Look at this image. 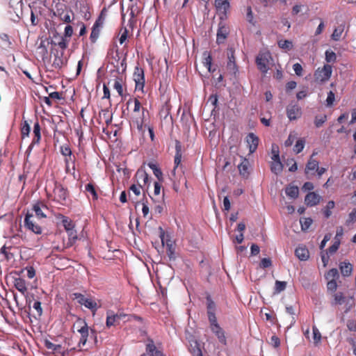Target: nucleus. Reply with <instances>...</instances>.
<instances>
[{"instance_id":"nucleus-1","label":"nucleus","mask_w":356,"mask_h":356,"mask_svg":"<svg viewBox=\"0 0 356 356\" xmlns=\"http://www.w3.org/2000/svg\"><path fill=\"white\" fill-rule=\"evenodd\" d=\"M207 300V313L208 320L210 324V329L211 332L216 336L219 342L224 345H227V338L225 336V331L220 327L218 323L217 318L216 316V305L212 300L211 296L207 294L206 297Z\"/></svg>"},{"instance_id":"nucleus-2","label":"nucleus","mask_w":356,"mask_h":356,"mask_svg":"<svg viewBox=\"0 0 356 356\" xmlns=\"http://www.w3.org/2000/svg\"><path fill=\"white\" fill-rule=\"evenodd\" d=\"M108 85L111 86L120 97L124 96V88L126 87L124 76L119 72V69L111 72L110 77L108 79Z\"/></svg>"},{"instance_id":"nucleus-3","label":"nucleus","mask_w":356,"mask_h":356,"mask_svg":"<svg viewBox=\"0 0 356 356\" xmlns=\"http://www.w3.org/2000/svg\"><path fill=\"white\" fill-rule=\"evenodd\" d=\"M270 61H273V58L269 51H261L257 55L255 62L258 70L264 75H266L268 72Z\"/></svg>"},{"instance_id":"nucleus-4","label":"nucleus","mask_w":356,"mask_h":356,"mask_svg":"<svg viewBox=\"0 0 356 356\" xmlns=\"http://www.w3.org/2000/svg\"><path fill=\"white\" fill-rule=\"evenodd\" d=\"M332 73V67L325 64L323 67H318L314 72V76L317 82L324 83L330 79Z\"/></svg>"},{"instance_id":"nucleus-5","label":"nucleus","mask_w":356,"mask_h":356,"mask_svg":"<svg viewBox=\"0 0 356 356\" xmlns=\"http://www.w3.org/2000/svg\"><path fill=\"white\" fill-rule=\"evenodd\" d=\"M67 197V190L61 184L56 183L53 191L52 200L60 204L61 205H65Z\"/></svg>"},{"instance_id":"nucleus-6","label":"nucleus","mask_w":356,"mask_h":356,"mask_svg":"<svg viewBox=\"0 0 356 356\" xmlns=\"http://www.w3.org/2000/svg\"><path fill=\"white\" fill-rule=\"evenodd\" d=\"M133 78L135 81V90L143 92L145 83L143 69L139 67H136Z\"/></svg>"},{"instance_id":"nucleus-7","label":"nucleus","mask_w":356,"mask_h":356,"mask_svg":"<svg viewBox=\"0 0 356 356\" xmlns=\"http://www.w3.org/2000/svg\"><path fill=\"white\" fill-rule=\"evenodd\" d=\"M74 299L77 300L78 302L84 305L86 308L90 309L92 311H96L97 309V302L92 298H88L85 296L79 293H73Z\"/></svg>"},{"instance_id":"nucleus-8","label":"nucleus","mask_w":356,"mask_h":356,"mask_svg":"<svg viewBox=\"0 0 356 356\" xmlns=\"http://www.w3.org/2000/svg\"><path fill=\"white\" fill-rule=\"evenodd\" d=\"M24 225L28 229L31 230L35 234H42V228L40 225L35 223V222L33 220V215L32 213L28 212L26 214L24 218Z\"/></svg>"},{"instance_id":"nucleus-9","label":"nucleus","mask_w":356,"mask_h":356,"mask_svg":"<svg viewBox=\"0 0 356 356\" xmlns=\"http://www.w3.org/2000/svg\"><path fill=\"white\" fill-rule=\"evenodd\" d=\"M234 52L235 51L234 48L229 47L227 49V55L228 61L227 64V68L230 73L236 75V73L238 72V67L236 63Z\"/></svg>"},{"instance_id":"nucleus-10","label":"nucleus","mask_w":356,"mask_h":356,"mask_svg":"<svg viewBox=\"0 0 356 356\" xmlns=\"http://www.w3.org/2000/svg\"><path fill=\"white\" fill-rule=\"evenodd\" d=\"M70 39H66L63 35H60V34L57 32L54 33L53 40L51 42V44L54 46H58L62 51L65 50L69 44Z\"/></svg>"},{"instance_id":"nucleus-11","label":"nucleus","mask_w":356,"mask_h":356,"mask_svg":"<svg viewBox=\"0 0 356 356\" xmlns=\"http://www.w3.org/2000/svg\"><path fill=\"white\" fill-rule=\"evenodd\" d=\"M148 343L146 344L145 353L141 356H165L163 353L158 350L151 339L147 340Z\"/></svg>"},{"instance_id":"nucleus-12","label":"nucleus","mask_w":356,"mask_h":356,"mask_svg":"<svg viewBox=\"0 0 356 356\" xmlns=\"http://www.w3.org/2000/svg\"><path fill=\"white\" fill-rule=\"evenodd\" d=\"M286 115L290 120H295L300 118L301 108L298 104H289L286 108Z\"/></svg>"},{"instance_id":"nucleus-13","label":"nucleus","mask_w":356,"mask_h":356,"mask_svg":"<svg viewBox=\"0 0 356 356\" xmlns=\"http://www.w3.org/2000/svg\"><path fill=\"white\" fill-rule=\"evenodd\" d=\"M135 178L137 180V183L140 186H149V175L146 171L143 168H139L136 175Z\"/></svg>"},{"instance_id":"nucleus-14","label":"nucleus","mask_w":356,"mask_h":356,"mask_svg":"<svg viewBox=\"0 0 356 356\" xmlns=\"http://www.w3.org/2000/svg\"><path fill=\"white\" fill-rule=\"evenodd\" d=\"M246 142L249 148L250 154L254 153L257 149L259 139L253 133H249L246 137Z\"/></svg>"},{"instance_id":"nucleus-15","label":"nucleus","mask_w":356,"mask_h":356,"mask_svg":"<svg viewBox=\"0 0 356 356\" xmlns=\"http://www.w3.org/2000/svg\"><path fill=\"white\" fill-rule=\"evenodd\" d=\"M319 165V162L316 160L315 159L312 158V156H310L309 159L308 160L305 168V173L306 175H308L311 173V175H314V172L316 170H318V167Z\"/></svg>"},{"instance_id":"nucleus-16","label":"nucleus","mask_w":356,"mask_h":356,"mask_svg":"<svg viewBox=\"0 0 356 356\" xmlns=\"http://www.w3.org/2000/svg\"><path fill=\"white\" fill-rule=\"evenodd\" d=\"M321 196L314 192H310L306 195L305 198V204L309 207H314L320 202Z\"/></svg>"},{"instance_id":"nucleus-17","label":"nucleus","mask_w":356,"mask_h":356,"mask_svg":"<svg viewBox=\"0 0 356 356\" xmlns=\"http://www.w3.org/2000/svg\"><path fill=\"white\" fill-rule=\"evenodd\" d=\"M40 131H41L40 125L38 121H37L36 122H35L34 126H33V138L32 142L29 147V149H31L33 145H38L40 143V141L41 140Z\"/></svg>"},{"instance_id":"nucleus-18","label":"nucleus","mask_w":356,"mask_h":356,"mask_svg":"<svg viewBox=\"0 0 356 356\" xmlns=\"http://www.w3.org/2000/svg\"><path fill=\"white\" fill-rule=\"evenodd\" d=\"M42 209H47V206L41 201H38L33 205V211H35L38 218H47L46 214L43 212Z\"/></svg>"},{"instance_id":"nucleus-19","label":"nucleus","mask_w":356,"mask_h":356,"mask_svg":"<svg viewBox=\"0 0 356 356\" xmlns=\"http://www.w3.org/2000/svg\"><path fill=\"white\" fill-rule=\"evenodd\" d=\"M181 157H182L181 145L179 140H176V142H175V160H174V163H175L174 170H175V169H177L181 165Z\"/></svg>"},{"instance_id":"nucleus-20","label":"nucleus","mask_w":356,"mask_h":356,"mask_svg":"<svg viewBox=\"0 0 356 356\" xmlns=\"http://www.w3.org/2000/svg\"><path fill=\"white\" fill-rule=\"evenodd\" d=\"M119 317L117 314H114L113 312H108L106 325L107 327H111V326H115L120 324Z\"/></svg>"},{"instance_id":"nucleus-21","label":"nucleus","mask_w":356,"mask_h":356,"mask_svg":"<svg viewBox=\"0 0 356 356\" xmlns=\"http://www.w3.org/2000/svg\"><path fill=\"white\" fill-rule=\"evenodd\" d=\"M229 33L228 29L225 26H220L216 35V42L218 44L223 43Z\"/></svg>"},{"instance_id":"nucleus-22","label":"nucleus","mask_w":356,"mask_h":356,"mask_svg":"<svg viewBox=\"0 0 356 356\" xmlns=\"http://www.w3.org/2000/svg\"><path fill=\"white\" fill-rule=\"evenodd\" d=\"M56 218L57 219H61L62 225L64 227L66 232L71 230L75 227L74 222L68 217L59 213Z\"/></svg>"},{"instance_id":"nucleus-23","label":"nucleus","mask_w":356,"mask_h":356,"mask_svg":"<svg viewBox=\"0 0 356 356\" xmlns=\"http://www.w3.org/2000/svg\"><path fill=\"white\" fill-rule=\"evenodd\" d=\"M295 254L301 261H306L309 257V250L302 246H299L296 249Z\"/></svg>"},{"instance_id":"nucleus-24","label":"nucleus","mask_w":356,"mask_h":356,"mask_svg":"<svg viewBox=\"0 0 356 356\" xmlns=\"http://www.w3.org/2000/svg\"><path fill=\"white\" fill-rule=\"evenodd\" d=\"M99 122H104L108 125L112 122V115L108 109H102L99 113Z\"/></svg>"},{"instance_id":"nucleus-25","label":"nucleus","mask_w":356,"mask_h":356,"mask_svg":"<svg viewBox=\"0 0 356 356\" xmlns=\"http://www.w3.org/2000/svg\"><path fill=\"white\" fill-rule=\"evenodd\" d=\"M14 286L23 295L27 292L26 281L22 278L18 277L15 279Z\"/></svg>"},{"instance_id":"nucleus-26","label":"nucleus","mask_w":356,"mask_h":356,"mask_svg":"<svg viewBox=\"0 0 356 356\" xmlns=\"http://www.w3.org/2000/svg\"><path fill=\"white\" fill-rule=\"evenodd\" d=\"M340 270L341 274L345 276L348 277L350 276L353 271V266L349 262H341L340 264Z\"/></svg>"},{"instance_id":"nucleus-27","label":"nucleus","mask_w":356,"mask_h":356,"mask_svg":"<svg viewBox=\"0 0 356 356\" xmlns=\"http://www.w3.org/2000/svg\"><path fill=\"white\" fill-rule=\"evenodd\" d=\"M78 332L81 334V338L78 343V347L81 348V346H85L87 342L88 334H89L88 326H86L84 329L81 330V331H79Z\"/></svg>"},{"instance_id":"nucleus-28","label":"nucleus","mask_w":356,"mask_h":356,"mask_svg":"<svg viewBox=\"0 0 356 356\" xmlns=\"http://www.w3.org/2000/svg\"><path fill=\"white\" fill-rule=\"evenodd\" d=\"M65 169L67 172H68L70 169V166L72 165V169L74 171L76 169L75 163L76 161V156L73 154H71L68 156L65 157Z\"/></svg>"},{"instance_id":"nucleus-29","label":"nucleus","mask_w":356,"mask_h":356,"mask_svg":"<svg viewBox=\"0 0 356 356\" xmlns=\"http://www.w3.org/2000/svg\"><path fill=\"white\" fill-rule=\"evenodd\" d=\"M66 232L68 236L67 247H71L76 243L78 239L77 232L74 228Z\"/></svg>"},{"instance_id":"nucleus-30","label":"nucleus","mask_w":356,"mask_h":356,"mask_svg":"<svg viewBox=\"0 0 356 356\" xmlns=\"http://www.w3.org/2000/svg\"><path fill=\"white\" fill-rule=\"evenodd\" d=\"M285 193L289 197L296 199V197H298L299 194L298 187L296 186L289 185L285 188Z\"/></svg>"},{"instance_id":"nucleus-31","label":"nucleus","mask_w":356,"mask_h":356,"mask_svg":"<svg viewBox=\"0 0 356 356\" xmlns=\"http://www.w3.org/2000/svg\"><path fill=\"white\" fill-rule=\"evenodd\" d=\"M203 55L204 56L203 61L204 65L207 68L209 72H214L216 68H212V57L211 54L207 52H204Z\"/></svg>"},{"instance_id":"nucleus-32","label":"nucleus","mask_w":356,"mask_h":356,"mask_svg":"<svg viewBox=\"0 0 356 356\" xmlns=\"http://www.w3.org/2000/svg\"><path fill=\"white\" fill-rule=\"evenodd\" d=\"M271 172L275 175H279L282 172L283 165L281 161H272L270 163Z\"/></svg>"},{"instance_id":"nucleus-33","label":"nucleus","mask_w":356,"mask_h":356,"mask_svg":"<svg viewBox=\"0 0 356 356\" xmlns=\"http://www.w3.org/2000/svg\"><path fill=\"white\" fill-rule=\"evenodd\" d=\"M8 248L3 245L0 250V262L3 260H10L13 258V254L7 250Z\"/></svg>"},{"instance_id":"nucleus-34","label":"nucleus","mask_w":356,"mask_h":356,"mask_svg":"<svg viewBox=\"0 0 356 356\" xmlns=\"http://www.w3.org/2000/svg\"><path fill=\"white\" fill-rule=\"evenodd\" d=\"M334 300L332 302V305H342L345 302L346 299V296L343 295L342 292H338L333 294Z\"/></svg>"},{"instance_id":"nucleus-35","label":"nucleus","mask_w":356,"mask_h":356,"mask_svg":"<svg viewBox=\"0 0 356 356\" xmlns=\"http://www.w3.org/2000/svg\"><path fill=\"white\" fill-rule=\"evenodd\" d=\"M305 143H306V140L305 138L298 139L294 147H293V152L296 154L300 153L305 147Z\"/></svg>"},{"instance_id":"nucleus-36","label":"nucleus","mask_w":356,"mask_h":356,"mask_svg":"<svg viewBox=\"0 0 356 356\" xmlns=\"http://www.w3.org/2000/svg\"><path fill=\"white\" fill-rule=\"evenodd\" d=\"M215 6L218 10H223L226 12L229 8L228 0H216Z\"/></svg>"},{"instance_id":"nucleus-37","label":"nucleus","mask_w":356,"mask_h":356,"mask_svg":"<svg viewBox=\"0 0 356 356\" xmlns=\"http://www.w3.org/2000/svg\"><path fill=\"white\" fill-rule=\"evenodd\" d=\"M248 166L249 161L247 159L242 157V161L238 165L240 173L245 175L248 172Z\"/></svg>"},{"instance_id":"nucleus-38","label":"nucleus","mask_w":356,"mask_h":356,"mask_svg":"<svg viewBox=\"0 0 356 356\" xmlns=\"http://www.w3.org/2000/svg\"><path fill=\"white\" fill-rule=\"evenodd\" d=\"M85 190L87 193H89L91 194L92 199L94 200H97L98 198V195L97 193V191L95 189V185L92 183H89L86 185Z\"/></svg>"},{"instance_id":"nucleus-39","label":"nucleus","mask_w":356,"mask_h":356,"mask_svg":"<svg viewBox=\"0 0 356 356\" xmlns=\"http://www.w3.org/2000/svg\"><path fill=\"white\" fill-rule=\"evenodd\" d=\"M335 207V203L333 200H330L327 202L325 207L323 209V212L326 218H328L332 215L331 210Z\"/></svg>"},{"instance_id":"nucleus-40","label":"nucleus","mask_w":356,"mask_h":356,"mask_svg":"<svg viewBox=\"0 0 356 356\" xmlns=\"http://www.w3.org/2000/svg\"><path fill=\"white\" fill-rule=\"evenodd\" d=\"M286 287V282L284 281H275L274 293L277 294L284 291Z\"/></svg>"},{"instance_id":"nucleus-41","label":"nucleus","mask_w":356,"mask_h":356,"mask_svg":"<svg viewBox=\"0 0 356 356\" xmlns=\"http://www.w3.org/2000/svg\"><path fill=\"white\" fill-rule=\"evenodd\" d=\"M63 51L60 53V56H58V55L55 56V58H54V60L53 62V65L56 68L60 69L65 65V62L63 60Z\"/></svg>"},{"instance_id":"nucleus-42","label":"nucleus","mask_w":356,"mask_h":356,"mask_svg":"<svg viewBox=\"0 0 356 356\" xmlns=\"http://www.w3.org/2000/svg\"><path fill=\"white\" fill-rule=\"evenodd\" d=\"M86 326H88V324L85 320L81 318H78L73 325V328L76 329V331L79 332L84 329Z\"/></svg>"},{"instance_id":"nucleus-43","label":"nucleus","mask_w":356,"mask_h":356,"mask_svg":"<svg viewBox=\"0 0 356 356\" xmlns=\"http://www.w3.org/2000/svg\"><path fill=\"white\" fill-rule=\"evenodd\" d=\"M343 29H344L343 25L339 26L337 28L334 29V30L332 34V39L334 41L339 40V39L341 36V34L343 31Z\"/></svg>"},{"instance_id":"nucleus-44","label":"nucleus","mask_w":356,"mask_h":356,"mask_svg":"<svg viewBox=\"0 0 356 356\" xmlns=\"http://www.w3.org/2000/svg\"><path fill=\"white\" fill-rule=\"evenodd\" d=\"M301 229L302 231H307L312 225L313 220L311 218H305L300 220Z\"/></svg>"},{"instance_id":"nucleus-45","label":"nucleus","mask_w":356,"mask_h":356,"mask_svg":"<svg viewBox=\"0 0 356 356\" xmlns=\"http://www.w3.org/2000/svg\"><path fill=\"white\" fill-rule=\"evenodd\" d=\"M325 60L327 62V63H335L336 60H337V55L336 54L330 50V49H328V50H326L325 51Z\"/></svg>"},{"instance_id":"nucleus-46","label":"nucleus","mask_w":356,"mask_h":356,"mask_svg":"<svg viewBox=\"0 0 356 356\" xmlns=\"http://www.w3.org/2000/svg\"><path fill=\"white\" fill-rule=\"evenodd\" d=\"M160 237L163 245L168 247L169 245H172L174 243L173 241L170 239V236H165V232L163 231H161Z\"/></svg>"},{"instance_id":"nucleus-47","label":"nucleus","mask_w":356,"mask_h":356,"mask_svg":"<svg viewBox=\"0 0 356 356\" xmlns=\"http://www.w3.org/2000/svg\"><path fill=\"white\" fill-rule=\"evenodd\" d=\"M327 120L326 115H316L315 117L314 124L317 128L321 127Z\"/></svg>"},{"instance_id":"nucleus-48","label":"nucleus","mask_w":356,"mask_h":356,"mask_svg":"<svg viewBox=\"0 0 356 356\" xmlns=\"http://www.w3.org/2000/svg\"><path fill=\"white\" fill-rule=\"evenodd\" d=\"M297 135L298 134L295 131L290 132L288 138L284 142V145L286 147H291L297 138Z\"/></svg>"},{"instance_id":"nucleus-49","label":"nucleus","mask_w":356,"mask_h":356,"mask_svg":"<svg viewBox=\"0 0 356 356\" xmlns=\"http://www.w3.org/2000/svg\"><path fill=\"white\" fill-rule=\"evenodd\" d=\"M134 103V108L133 109L134 112V113H138L140 111V108H141V104L139 101V99L138 98H134V99H129L127 102V104H130L131 103Z\"/></svg>"},{"instance_id":"nucleus-50","label":"nucleus","mask_w":356,"mask_h":356,"mask_svg":"<svg viewBox=\"0 0 356 356\" xmlns=\"http://www.w3.org/2000/svg\"><path fill=\"white\" fill-rule=\"evenodd\" d=\"M312 330H313L314 342L316 345H317L321 342V334L319 332L318 329L316 326H314L312 327Z\"/></svg>"},{"instance_id":"nucleus-51","label":"nucleus","mask_w":356,"mask_h":356,"mask_svg":"<svg viewBox=\"0 0 356 356\" xmlns=\"http://www.w3.org/2000/svg\"><path fill=\"white\" fill-rule=\"evenodd\" d=\"M166 254L170 260L175 259V246L174 243L166 247Z\"/></svg>"},{"instance_id":"nucleus-52","label":"nucleus","mask_w":356,"mask_h":356,"mask_svg":"<svg viewBox=\"0 0 356 356\" xmlns=\"http://www.w3.org/2000/svg\"><path fill=\"white\" fill-rule=\"evenodd\" d=\"M60 154L64 157H66V156H68L72 154L71 148L70 147V146L68 145H61L60 147Z\"/></svg>"},{"instance_id":"nucleus-53","label":"nucleus","mask_w":356,"mask_h":356,"mask_svg":"<svg viewBox=\"0 0 356 356\" xmlns=\"http://www.w3.org/2000/svg\"><path fill=\"white\" fill-rule=\"evenodd\" d=\"M99 33H100L99 29L92 26V31H91V33L90 35V39L92 43H95L97 41V38H99Z\"/></svg>"},{"instance_id":"nucleus-54","label":"nucleus","mask_w":356,"mask_h":356,"mask_svg":"<svg viewBox=\"0 0 356 356\" xmlns=\"http://www.w3.org/2000/svg\"><path fill=\"white\" fill-rule=\"evenodd\" d=\"M339 277V273L337 268L330 269L326 274L325 277L327 280H335Z\"/></svg>"},{"instance_id":"nucleus-55","label":"nucleus","mask_w":356,"mask_h":356,"mask_svg":"<svg viewBox=\"0 0 356 356\" xmlns=\"http://www.w3.org/2000/svg\"><path fill=\"white\" fill-rule=\"evenodd\" d=\"M44 346L47 349L52 350L53 351H57L61 348V346L60 344H54L48 340L45 341Z\"/></svg>"},{"instance_id":"nucleus-56","label":"nucleus","mask_w":356,"mask_h":356,"mask_svg":"<svg viewBox=\"0 0 356 356\" xmlns=\"http://www.w3.org/2000/svg\"><path fill=\"white\" fill-rule=\"evenodd\" d=\"M59 18L65 23H70L71 22V15L69 11H63L59 13Z\"/></svg>"},{"instance_id":"nucleus-57","label":"nucleus","mask_w":356,"mask_h":356,"mask_svg":"<svg viewBox=\"0 0 356 356\" xmlns=\"http://www.w3.org/2000/svg\"><path fill=\"white\" fill-rule=\"evenodd\" d=\"M31 129L29 123L25 121L22 129H21V134L22 136L24 138L26 136H29L30 133Z\"/></svg>"},{"instance_id":"nucleus-58","label":"nucleus","mask_w":356,"mask_h":356,"mask_svg":"<svg viewBox=\"0 0 356 356\" xmlns=\"http://www.w3.org/2000/svg\"><path fill=\"white\" fill-rule=\"evenodd\" d=\"M327 289L328 291L334 292L337 289V284L335 280H330L327 284Z\"/></svg>"},{"instance_id":"nucleus-59","label":"nucleus","mask_w":356,"mask_h":356,"mask_svg":"<svg viewBox=\"0 0 356 356\" xmlns=\"http://www.w3.org/2000/svg\"><path fill=\"white\" fill-rule=\"evenodd\" d=\"M278 45L282 49H289L292 47V43L289 40H280L278 42Z\"/></svg>"},{"instance_id":"nucleus-60","label":"nucleus","mask_w":356,"mask_h":356,"mask_svg":"<svg viewBox=\"0 0 356 356\" xmlns=\"http://www.w3.org/2000/svg\"><path fill=\"white\" fill-rule=\"evenodd\" d=\"M33 308L36 311V313L38 316H42V308L41 307V302L40 301H35L33 304Z\"/></svg>"},{"instance_id":"nucleus-61","label":"nucleus","mask_w":356,"mask_h":356,"mask_svg":"<svg viewBox=\"0 0 356 356\" xmlns=\"http://www.w3.org/2000/svg\"><path fill=\"white\" fill-rule=\"evenodd\" d=\"M259 266L262 268H267L272 266V261L270 258H264L261 260Z\"/></svg>"},{"instance_id":"nucleus-62","label":"nucleus","mask_w":356,"mask_h":356,"mask_svg":"<svg viewBox=\"0 0 356 356\" xmlns=\"http://www.w3.org/2000/svg\"><path fill=\"white\" fill-rule=\"evenodd\" d=\"M356 221V209H353V211L349 213L348 218L346 220V225L353 223Z\"/></svg>"},{"instance_id":"nucleus-63","label":"nucleus","mask_w":356,"mask_h":356,"mask_svg":"<svg viewBox=\"0 0 356 356\" xmlns=\"http://www.w3.org/2000/svg\"><path fill=\"white\" fill-rule=\"evenodd\" d=\"M73 34V28L70 25H67L65 28L64 35L66 39H70Z\"/></svg>"},{"instance_id":"nucleus-64","label":"nucleus","mask_w":356,"mask_h":356,"mask_svg":"<svg viewBox=\"0 0 356 356\" xmlns=\"http://www.w3.org/2000/svg\"><path fill=\"white\" fill-rule=\"evenodd\" d=\"M347 327L350 331H356V320L349 319L347 321Z\"/></svg>"}]
</instances>
